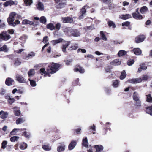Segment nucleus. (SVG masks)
Returning <instances> with one entry per match:
<instances>
[{"label":"nucleus","mask_w":152,"mask_h":152,"mask_svg":"<svg viewBox=\"0 0 152 152\" xmlns=\"http://www.w3.org/2000/svg\"><path fill=\"white\" fill-rule=\"evenodd\" d=\"M21 18V16L19 15L15 12H12L10 14L9 17L7 18V22L10 26L15 27L16 25L20 24V21L17 20L14 21L16 19H19Z\"/></svg>","instance_id":"obj_1"},{"label":"nucleus","mask_w":152,"mask_h":152,"mask_svg":"<svg viewBox=\"0 0 152 152\" xmlns=\"http://www.w3.org/2000/svg\"><path fill=\"white\" fill-rule=\"evenodd\" d=\"M59 65L56 63H52L50 65H49L47 69L48 73H54L58 70Z\"/></svg>","instance_id":"obj_2"},{"label":"nucleus","mask_w":152,"mask_h":152,"mask_svg":"<svg viewBox=\"0 0 152 152\" xmlns=\"http://www.w3.org/2000/svg\"><path fill=\"white\" fill-rule=\"evenodd\" d=\"M64 31L66 34L70 35H73L75 37H78L80 36V34L77 30L73 31L71 28L67 27L65 28Z\"/></svg>","instance_id":"obj_3"},{"label":"nucleus","mask_w":152,"mask_h":152,"mask_svg":"<svg viewBox=\"0 0 152 152\" xmlns=\"http://www.w3.org/2000/svg\"><path fill=\"white\" fill-rule=\"evenodd\" d=\"M11 38V36L6 31L3 32L0 34V41H7Z\"/></svg>","instance_id":"obj_4"},{"label":"nucleus","mask_w":152,"mask_h":152,"mask_svg":"<svg viewBox=\"0 0 152 152\" xmlns=\"http://www.w3.org/2000/svg\"><path fill=\"white\" fill-rule=\"evenodd\" d=\"M16 79L19 83H25L26 82V80L25 79L23 76L21 75L18 74L16 76Z\"/></svg>","instance_id":"obj_5"},{"label":"nucleus","mask_w":152,"mask_h":152,"mask_svg":"<svg viewBox=\"0 0 152 152\" xmlns=\"http://www.w3.org/2000/svg\"><path fill=\"white\" fill-rule=\"evenodd\" d=\"M61 20L64 23H71L73 21V18L69 17H63Z\"/></svg>","instance_id":"obj_6"},{"label":"nucleus","mask_w":152,"mask_h":152,"mask_svg":"<svg viewBox=\"0 0 152 152\" xmlns=\"http://www.w3.org/2000/svg\"><path fill=\"white\" fill-rule=\"evenodd\" d=\"M142 81V80L141 78H137L129 80L128 82L131 83L136 84L140 83Z\"/></svg>","instance_id":"obj_7"},{"label":"nucleus","mask_w":152,"mask_h":152,"mask_svg":"<svg viewBox=\"0 0 152 152\" xmlns=\"http://www.w3.org/2000/svg\"><path fill=\"white\" fill-rule=\"evenodd\" d=\"M145 38V36L143 35H140L137 36L135 38V41L137 43H139L143 41Z\"/></svg>","instance_id":"obj_8"},{"label":"nucleus","mask_w":152,"mask_h":152,"mask_svg":"<svg viewBox=\"0 0 152 152\" xmlns=\"http://www.w3.org/2000/svg\"><path fill=\"white\" fill-rule=\"evenodd\" d=\"M17 1H13L12 0L7 1L4 2L3 4L4 5L5 7H7L12 5H15L17 4Z\"/></svg>","instance_id":"obj_9"},{"label":"nucleus","mask_w":152,"mask_h":152,"mask_svg":"<svg viewBox=\"0 0 152 152\" xmlns=\"http://www.w3.org/2000/svg\"><path fill=\"white\" fill-rule=\"evenodd\" d=\"M70 42L67 41L63 43L62 45V51L64 53H66V48L70 45Z\"/></svg>","instance_id":"obj_10"},{"label":"nucleus","mask_w":152,"mask_h":152,"mask_svg":"<svg viewBox=\"0 0 152 152\" xmlns=\"http://www.w3.org/2000/svg\"><path fill=\"white\" fill-rule=\"evenodd\" d=\"M133 17L137 20H140L142 18V17L140 13H132Z\"/></svg>","instance_id":"obj_11"},{"label":"nucleus","mask_w":152,"mask_h":152,"mask_svg":"<svg viewBox=\"0 0 152 152\" xmlns=\"http://www.w3.org/2000/svg\"><path fill=\"white\" fill-rule=\"evenodd\" d=\"M65 145L64 144H61L57 146V150L58 152L63 151L65 150Z\"/></svg>","instance_id":"obj_12"},{"label":"nucleus","mask_w":152,"mask_h":152,"mask_svg":"<svg viewBox=\"0 0 152 152\" xmlns=\"http://www.w3.org/2000/svg\"><path fill=\"white\" fill-rule=\"evenodd\" d=\"M14 82V80L13 79L9 77L7 78L5 83L7 86H10L12 85V83Z\"/></svg>","instance_id":"obj_13"},{"label":"nucleus","mask_w":152,"mask_h":152,"mask_svg":"<svg viewBox=\"0 0 152 152\" xmlns=\"http://www.w3.org/2000/svg\"><path fill=\"white\" fill-rule=\"evenodd\" d=\"M0 115H1L0 116L1 118L3 119H5L6 118L8 115V113L7 112H4L3 110H1L0 112Z\"/></svg>","instance_id":"obj_14"},{"label":"nucleus","mask_w":152,"mask_h":152,"mask_svg":"<svg viewBox=\"0 0 152 152\" xmlns=\"http://www.w3.org/2000/svg\"><path fill=\"white\" fill-rule=\"evenodd\" d=\"M76 145V142L75 141H72L68 146V149L71 150L73 149Z\"/></svg>","instance_id":"obj_15"},{"label":"nucleus","mask_w":152,"mask_h":152,"mask_svg":"<svg viewBox=\"0 0 152 152\" xmlns=\"http://www.w3.org/2000/svg\"><path fill=\"white\" fill-rule=\"evenodd\" d=\"M75 72H79L81 73H83L85 72L84 69L82 67L80 66L75 67L74 69Z\"/></svg>","instance_id":"obj_16"},{"label":"nucleus","mask_w":152,"mask_h":152,"mask_svg":"<svg viewBox=\"0 0 152 152\" xmlns=\"http://www.w3.org/2000/svg\"><path fill=\"white\" fill-rule=\"evenodd\" d=\"M22 23L23 24H29L30 25H33L34 24L33 22L29 21L27 19H24L23 20Z\"/></svg>","instance_id":"obj_17"},{"label":"nucleus","mask_w":152,"mask_h":152,"mask_svg":"<svg viewBox=\"0 0 152 152\" xmlns=\"http://www.w3.org/2000/svg\"><path fill=\"white\" fill-rule=\"evenodd\" d=\"M96 152H99L102 151L103 149V146L101 145H95Z\"/></svg>","instance_id":"obj_18"},{"label":"nucleus","mask_w":152,"mask_h":152,"mask_svg":"<svg viewBox=\"0 0 152 152\" xmlns=\"http://www.w3.org/2000/svg\"><path fill=\"white\" fill-rule=\"evenodd\" d=\"M131 15L129 14H126L125 15H122L120 17L121 18L125 20L131 18Z\"/></svg>","instance_id":"obj_19"},{"label":"nucleus","mask_w":152,"mask_h":152,"mask_svg":"<svg viewBox=\"0 0 152 152\" xmlns=\"http://www.w3.org/2000/svg\"><path fill=\"white\" fill-rule=\"evenodd\" d=\"M140 67L138 68V72H141L142 70H146L147 68V66L144 64H142L140 65Z\"/></svg>","instance_id":"obj_20"},{"label":"nucleus","mask_w":152,"mask_h":152,"mask_svg":"<svg viewBox=\"0 0 152 152\" xmlns=\"http://www.w3.org/2000/svg\"><path fill=\"white\" fill-rule=\"evenodd\" d=\"M37 9L41 11L43 10L44 9V6L43 4L40 2L38 3L37 5Z\"/></svg>","instance_id":"obj_21"},{"label":"nucleus","mask_w":152,"mask_h":152,"mask_svg":"<svg viewBox=\"0 0 152 152\" xmlns=\"http://www.w3.org/2000/svg\"><path fill=\"white\" fill-rule=\"evenodd\" d=\"M134 53L137 55H140L141 53V51L139 48H135L133 50Z\"/></svg>","instance_id":"obj_22"},{"label":"nucleus","mask_w":152,"mask_h":152,"mask_svg":"<svg viewBox=\"0 0 152 152\" xmlns=\"http://www.w3.org/2000/svg\"><path fill=\"white\" fill-rule=\"evenodd\" d=\"M110 64L114 66H117L120 64L121 62L118 59H115L111 62Z\"/></svg>","instance_id":"obj_23"},{"label":"nucleus","mask_w":152,"mask_h":152,"mask_svg":"<svg viewBox=\"0 0 152 152\" xmlns=\"http://www.w3.org/2000/svg\"><path fill=\"white\" fill-rule=\"evenodd\" d=\"M63 40V39L62 38H59L58 39L52 40L51 42L53 45H55L58 43L62 42Z\"/></svg>","instance_id":"obj_24"},{"label":"nucleus","mask_w":152,"mask_h":152,"mask_svg":"<svg viewBox=\"0 0 152 152\" xmlns=\"http://www.w3.org/2000/svg\"><path fill=\"white\" fill-rule=\"evenodd\" d=\"M39 72L42 75H44V76L46 75L48 73H49L47 71H45V69L44 68H41L40 69Z\"/></svg>","instance_id":"obj_25"},{"label":"nucleus","mask_w":152,"mask_h":152,"mask_svg":"<svg viewBox=\"0 0 152 152\" xmlns=\"http://www.w3.org/2000/svg\"><path fill=\"white\" fill-rule=\"evenodd\" d=\"M25 121V119L24 118H18L16 120V124L18 125L24 122Z\"/></svg>","instance_id":"obj_26"},{"label":"nucleus","mask_w":152,"mask_h":152,"mask_svg":"<svg viewBox=\"0 0 152 152\" xmlns=\"http://www.w3.org/2000/svg\"><path fill=\"white\" fill-rule=\"evenodd\" d=\"M133 99L135 101H137L139 100L138 94L136 92H134L133 95Z\"/></svg>","instance_id":"obj_27"},{"label":"nucleus","mask_w":152,"mask_h":152,"mask_svg":"<svg viewBox=\"0 0 152 152\" xmlns=\"http://www.w3.org/2000/svg\"><path fill=\"white\" fill-rule=\"evenodd\" d=\"M146 113L152 116V106L148 107L146 109Z\"/></svg>","instance_id":"obj_28"},{"label":"nucleus","mask_w":152,"mask_h":152,"mask_svg":"<svg viewBox=\"0 0 152 152\" xmlns=\"http://www.w3.org/2000/svg\"><path fill=\"white\" fill-rule=\"evenodd\" d=\"M90 7L87 5H85L83 6L81 10V14L83 15L86 12V9L87 8H89Z\"/></svg>","instance_id":"obj_29"},{"label":"nucleus","mask_w":152,"mask_h":152,"mask_svg":"<svg viewBox=\"0 0 152 152\" xmlns=\"http://www.w3.org/2000/svg\"><path fill=\"white\" fill-rule=\"evenodd\" d=\"M8 51V49L6 45H4L2 47L0 48V52L4 51L7 52Z\"/></svg>","instance_id":"obj_30"},{"label":"nucleus","mask_w":152,"mask_h":152,"mask_svg":"<svg viewBox=\"0 0 152 152\" xmlns=\"http://www.w3.org/2000/svg\"><path fill=\"white\" fill-rule=\"evenodd\" d=\"M42 148L45 151H50L51 150V148L49 145H44L42 146Z\"/></svg>","instance_id":"obj_31"},{"label":"nucleus","mask_w":152,"mask_h":152,"mask_svg":"<svg viewBox=\"0 0 152 152\" xmlns=\"http://www.w3.org/2000/svg\"><path fill=\"white\" fill-rule=\"evenodd\" d=\"M147 7L145 6H144L141 8L140 12L141 13L144 14L147 11Z\"/></svg>","instance_id":"obj_32"},{"label":"nucleus","mask_w":152,"mask_h":152,"mask_svg":"<svg viewBox=\"0 0 152 152\" xmlns=\"http://www.w3.org/2000/svg\"><path fill=\"white\" fill-rule=\"evenodd\" d=\"M100 35L102 39L104 41H107V38L103 31H100Z\"/></svg>","instance_id":"obj_33"},{"label":"nucleus","mask_w":152,"mask_h":152,"mask_svg":"<svg viewBox=\"0 0 152 152\" xmlns=\"http://www.w3.org/2000/svg\"><path fill=\"white\" fill-rule=\"evenodd\" d=\"M35 72L34 70L33 69H30L28 72V75L29 77L33 76L35 74Z\"/></svg>","instance_id":"obj_34"},{"label":"nucleus","mask_w":152,"mask_h":152,"mask_svg":"<svg viewBox=\"0 0 152 152\" xmlns=\"http://www.w3.org/2000/svg\"><path fill=\"white\" fill-rule=\"evenodd\" d=\"M47 28L50 29L51 30H53L55 28V26L53 25V24L52 23H50L48 24L46 26Z\"/></svg>","instance_id":"obj_35"},{"label":"nucleus","mask_w":152,"mask_h":152,"mask_svg":"<svg viewBox=\"0 0 152 152\" xmlns=\"http://www.w3.org/2000/svg\"><path fill=\"white\" fill-rule=\"evenodd\" d=\"M126 76V74L125 71L123 70L121 73L120 78L121 80H123L125 78Z\"/></svg>","instance_id":"obj_36"},{"label":"nucleus","mask_w":152,"mask_h":152,"mask_svg":"<svg viewBox=\"0 0 152 152\" xmlns=\"http://www.w3.org/2000/svg\"><path fill=\"white\" fill-rule=\"evenodd\" d=\"M88 142L87 141V137L85 139H83V145L85 147H87L88 146Z\"/></svg>","instance_id":"obj_37"},{"label":"nucleus","mask_w":152,"mask_h":152,"mask_svg":"<svg viewBox=\"0 0 152 152\" xmlns=\"http://www.w3.org/2000/svg\"><path fill=\"white\" fill-rule=\"evenodd\" d=\"M126 52L125 50H120L118 52V55L120 57L126 55Z\"/></svg>","instance_id":"obj_38"},{"label":"nucleus","mask_w":152,"mask_h":152,"mask_svg":"<svg viewBox=\"0 0 152 152\" xmlns=\"http://www.w3.org/2000/svg\"><path fill=\"white\" fill-rule=\"evenodd\" d=\"M146 101L148 102H152V97L151 94H149L148 95H146Z\"/></svg>","instance_id":"obj_39"},{"label":"nucleus","mask_w":152,"mask_h":152,"mask_svg":"<svg viewBox=\"0 0 152 152\" xmlns=\"http://www.w3.org/2000/svg\"><path fill=\"white\" fill-rule=\"evenodd\" d=\"M118 81L117 80H115L113 81V86L114 88H117L118 86Z\"/></svg>","instance_id":"obj_40"},{"label":"nucleus","mask_w":152,"mask_h":152,"mask_svg":"<svg viewBox=\"0 0 152 152\" xmlns=\"http://www.w3.org/2000/svg\"><path fill=\"white\" fill-rule=\"evenodd\" d=\"M108 24L109 27H112L113 28H115L116 27L115 24L112 21L109 20L108 22Z\"/></svg>","instance_id":"obj_41"},{"label":"nucleus","mask_w":152,"mask_h":152,"mask_svg":"<svg viewBox=\"0 0 152 152\" xmlns=\"http://www.w3.org/2000/svg\"><path fill=\"white\" fill-rule=\"evenodd\" d=\"M27 144L26 143L23 142L22 144L20 145V147L21 149L24 150L27 148Z\"/></svg>","instance_id":"obj_42"},{"label":"nucleus","mask_w":152,"mask_h":152,"mask_svg":"<svg viewBox=\"0 0 152 152\" xmlns=\"http://www.w3.org/2000/svg\"><path fill=\"white\" fill-rule=\"evenodd\" d=\"M78 48V46L77 44H75L74 45H72L71 47H69V50H76Z\"/></svg>","instance_id":"obj_43"},{"label":"nucleus","mask_w":152,"mask_h":152,"mask_svg":"<svg viewBox=\"0 0 152 152\" xmlns=\"http://www.w3.org/2000/svg\"><path fill=\"white\" fill-rule=\"evenodd\" d=\"M19 138V137H18L14 136L11 137L10 138V140L12 142H15L17 141Z\"/></svg>","instance_id":"obj_44"},{"label":"nucleus","mask_w":152,"mask_h":152,"mask_svg":"<svg viewBox=\"0 0 152 152\" xmlns=\"http://www.w3.org/2000/svg\"><path fill=\"white\" fill-rule=\"evenodd\" d=\"M40 21L41 23L44 24L46 22V18L44 16H42L40 18Z\"/></svg>","instance_id":"obj_45"},{"label":"nucleus","mask_w":152,"mask_h":152,"mask_svg":"<svg viewBox=\"0 0 152 152\" xmlns=\"http://www.w3.org/2000/svg\"><path fill=\"white\" fill-rule=\"evenodd\" d=\"M28 80L30 81V84L32 86L35 87L36 86V83L35 81L31 80L30 78H29Z\"/></svg>","instance_id":"obj_46"},{"label":"nucleus","mask_w":152,"mask_h":152,"mask_svg":"<svg viewBox=\"0 0 152 152\" xmlns=\"http://www.w3.org/2000/svg\"><path fill=\"white\" fill-rule=\"evenodd\" d=\"M35 53L34 52H31L28 54L26 56L27 58H31L35 56Z\"/></svg>","instance_id":"obj_47"},{"label":"nucleus","mask_w":152,"mask_h":152,"mask_svg":"<svg viewBox=\"0 0 152 152\" xmlns=\"http://www.w3.org/2000/svg\"><path fill=\"white\" fill-rule=\"evenodd\" d=\"M7 144V142L4 140L1 143V148L3 149H4L6 148V146Z\"/></svg>","instance_id":"obj_48"},{"label":"nucleus","mask_w":152,"mask_h":152,"mask_svg":"<svg viewBox=\"0 0 152 152\" xmlns=\"http://www.w3.org/2000/svg\"><path fill=\"white\" fill-rule=\"evenodd\" d=\"M19 129L14 128L12 131L11 132L10 134L11 135H15V133L17 132L18 130Z\"/></svg>","instance_id":"obj_49"},{"label":"nucleus","mask_w":152,"mask_h":152,"mask_svg":"<svg viewBox=\"0 0 152 152\" xmlns=\"http://www.w3.org/2000/svg\"><path fill=\"white\" fill-rule=\"evenodd\" d=\"M94 26L93 25H91L89 26H88L84 28V29L86 31L91 30L93 29Z\"/></svg>","instance_id":"obj_50"},{"label":"nucleus","mask_w":152,"mask_h":152,"mask_svg":"<svg viewBox=\"0 0 152 152\" xmlns=\"http://www.w3.org/2000/svg\"><path fill=\"white\" fill-rule=\"evenodd\" d=\"M24 2L27 6L30 5L32 3V0H24Z\"/></svg>","instance_id":"obj_51"},{"label":"nucleus","mask_w":152,"mask_h":152,"mask_svg":"<svg viewBox=\"0 0 152 152\" xmlns=\"http://www.w3.org/2000/svg\"><path fill=\"white\" fill-rule=\"evenodd\" d=\"M135 101H136L135 103V106L137 107H140L141 106V101L139 100Z\"/></svg>","instance_id":"obj_52"},{"label":"nucleus","mask_w":152,"mask_h":152,"mask_svg":"<svg viewBox=\"0 0 152 152\" xmlns=\"http://www.w3.org/2000/svg\"><path fill=\"white\" fill-rule=\"evenodd\" d=\"M134 61L133 59H130L128 61L127 64L129 66H131L134 64Z\"/></svg>","instance_id":"obj_53"},{"label":"nucleus","mask_w":152,"mask_h":152,"mask_svg":"<svg viewBox=\"0 0 152 152\" xmlns=\"http://www.w3.org/2000/svg\"><path fill=\"white\" fill-rule=\"evenodd\" d=\"M21 62L19 60L17 59L15 60L14 64L16 66H18L20 65Z\"/></svg>","instance_id":"obj_54"},{"label":"nucleus","mask_w":152,"mask_h":152,"mask_svg":"<svg viewBox=\"0 0 152 152\" xmlns=\"http://www.w3.org/2000/svg\"><path fill=\"white\" fill-rule=\"evenodd\" d=\"M130 24V22L129 21H126L124 22L122 24V26H128Z\"/></svg>","instance_id":"obj_55"},{"label":"nucleus","mask_w":152,"mask_h":152,"mask_svg":"<svg viewBox=\"0 0 152 152\" xmlns=\"http://www.w3.org/2000/svg\"><path fill=\"white\" fill-rule=\"evenodd\" d=\"M23 135L26 138H29L30 136L29 133L26 132H24L23 134Z\"/></svg>","instance_id":"obj_56"},{"label":"nucleus","mask_w":152,"mask_h":152,"mask_svg":"<svg viewBox=\"0 0 152 152\" xmlns=\"http://www.w3.org/2000/svg\"><path fill=\"white\" fill-rule=\"evenodd\" d=\"M14 113L16 116H19L20 114V110H15Z\"/></svg>","instance_id":"obj_57"},{"label":"nucleus","mask_w":152,"mask_h":152,"mask_svg":"<svg viewBox=\"0 0 152 152\" xmlns=\"http://www.w3.org/2000/svg\"><path fill=\"white\" fill-rule=\"evenodd\" d=\"M7 33L8 34H13L14 33V31L13 29H10L8 30L7 31Z\"/></svg>","instance_id":"obj_58"},{"label":"nucleus","mask_w":152,"mask_h":152,"mask_svg":"<svg viewBox=\"0 0 152 152\" xmlns=\"http://www.w3.org/2000/svg\"><path fill=\"white\" fill-rule=\"evenodd\" d=\"M27 38V37L26 35H24L20 38V39L23 41H25Z\"/></svg>","instance_id":"obj_59"},{"label":"nucleus","mask_w":152,"mask_h":152,"mask_svg":"<svg viewBox=\"0 0 152 152\" xmlns=\"http://www.w3.org/2000/svg\"><path fill=\"white\" fill-rule=\"evenodd\" d=\"M6 92V90L3 88H1L0 92V94L1 95H4Z\"/></svg>","instance_id":"obj_60"},{"label":"nucleus","mask_w":152,"mask_h":152,"mask_svg":"<svg viewBox=\"0 0 152 152\" xmlns=\"http://www.w3.org/2000/svg\"><path fill=\"white\" fill-rule=\"evenodd\" d=\"M66 5V3L64 2H62V1L60 2L59 3V7L62 8Z\"/></svg>","instance_id":"obj_61"},{"label":"nucleus","mask_w":152,"mask_h":152,"mask_svg":"<svg viewBox=\"0 0 152 152\" xmlns=\"http://www.w3.org/2000/svg\"><path fill=\"white\" fill-rule=\"evenodd\" d=\"M15 100L14 98H11L9 100H8V102L11 104L13 103L15 101Z\"/></svg>","instance_id":"obj_62"},{"label":"nucleus","mask_w":152,"mask_h":152,"mask_svg":"<svg viewBox=\"0 0 152 152\" xmlns=\"http://www.w3.org/2000/svg\"><path fill=\"white\" fill-rule=\"evenodd\" d=\"M72 59H70L69 60H67L65 61V63L66 65H69L72 62Z\"/></svg>","instance_id":"obj_63"},{"label":"nucleus","mask_w":152,"mask_h":152,"mask_svg":"<svg viewBox=\"0 0 152 152\" xmlns=\"http://www.w3.org/2000/svg\"><path fill=\"white\" fill-rule=\"evenodd\" d=\"M95 128V126L94 124H93V125H91L89 127V129L94 131L96 130Z\"/></svg>","instance_id":"obj_64"}]
</instances>
